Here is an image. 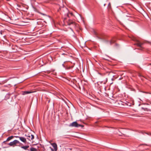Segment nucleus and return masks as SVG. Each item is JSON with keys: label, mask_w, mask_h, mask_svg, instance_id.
Returning a JSON list of instances; mask_svg holds the SVG:
<instances>
[{"label": "nucleus", "mask_w": 151, "mask_h": 151, "mask_svg": "<svg viewBox=\"0 0 151 151\" xmlns=\"http://www.w3.org/2000/svg\"><path fill=\"white\" fill-rule=\"evenodd\" d=\"M19 143H20V142L19 141L17 140H15L9 143H8V145H9L10 146L14 147L15 146H17V144Z\"/></svg>", "instance_id": "f257e3e1"}, {"label": "nucleus", "mask_w": 151, "mask_h": 151, "mask_svg": "<svg viewBox=\"0 0 151 151\" xmlns=\"http://www.w3.org/2000/svg\"><path fill=\"white\" fill-rule=\"evenodd\" d=\"M70 127H79L81 126L80 124H78L76 122H73V123L70 124L69 125Z\"/></svg>", "instance_id": "f03ea898"}, {"label": "nucleus", "mask_w": 151, "mask_h": 151, "mask_svg": "<svg viewBox=\"0 0 151 151\" xmlns=\"http://www.w3.org/2000/svg\"><path fill=\"white\" fill-rule=\"evenodd\" d=\"M132 40L134 41H136V43L134 44L135 45H136L137 46L141 47L142 45V43L139 42V41L137 40L134 37H133L132 39Z\"/></svg>", "instance_id": "7ed1b4c3"}, {"label": "nucleus", "mask_w": 151, "mask_h": 151, "mask_svg": "<svg viewBox=\"0 0 151 151\" xmlns=\"http://www.w3.org/2000/svg\"><path fill=\"white\" fill-rule=\"evenodd\" d=\"M51 145L54 147V150L52 148H51V150L52 151H57V145L55 143H52L51 144Z\"/></svg>", "instance_id": "20e7f679"}, {"label": "nucleus", "mask_w": 151, "mask_h": 151, "mask_svg": "<svg viewBox=\"0 0 151 151\" xmlns=\"http://www.w3.org/2000/svg\"><path fill=\"white\" fill-rule=\"evenodd\" d=\"M26 136L27 137V139L29 140H32L34 138V136L32 134H29L27 136L26 135Z\"/></svg>", "instance_id": "39448f33"}, {"label": "nucleus", "mask_w": 151, "mask_h": 151, "mask_svg": "<svg viewBox=\"0 0 151 151\" xmlns=\"http://www.w3.org/2000/svg\"><path fill=\"white\" fill-rule=\"evenodd\" d=\"M19 139L24 143L26 144L27 142L26 139L23 137H19Z\"/></svg>", "instance_id": "423d86ee"}, {"label": "nucleus", "mask_w": 151, "mask_h": 151, "mask_svg": "<svg viewBox=\"0 0 151 151\" xmlns=\"http://www.w3.org/2000/svg\"><path fill=\"white\" fill-rule=\"evenodd\" d=\"M14 137V136H11L9 137L6 139V141H4L3 142V143H5L6 142L9 141L12 139Z\"/></svg>", "instance_id": "0eeeda50"}, {"label": "nucleus", "mask_w": 151, "mask_h": 151, "mask_svg": "<svg viewBox=\"0 0 151 151\" xmlns=\"http://www.w3.org/2000/svg\"><path fill=\"white\" fill-rule=\"evenodd\" d=\"M68 24L69 25H72L74 27L76 25V23L73 21H69V22L68 23Z\"/></svg>", "instance_id": "6e6552de"}, {"label": "nucleus", "mask_w": 151, "mask_h": 151, "mask_svg": "<svg viewBox=\"0 0 151 151\" xmlns=\"http://www.w3.org/2000/svg\"><path fill=\"white\" fill-rule=\"evenodd\" d=\"M32 93V92L30 91H23L22 93V94L23 95H25L26 94L30 93Z\"/></svg>", "instance_id": "1a4fd4ad"}, {"label": "nucleus", "mask_w": 151, "mask_h": 151, "mask_svg": "<svg viewBox=\"0 0 151 151\" xmlns=\"http://www.w3.org/2000/svg\"><path fill=\"white\" fill-rule=\"evenodd\" d=\"M29 147V146H23L21 147V148H23L25 150H27Z\"/></svg>", "instance_id": "9d476101"}, {"label": "nucleus", "mask_w": 151, "mask_h": 151, "mask_svg": "<svg viewBox=\"0 0 151 151\" xmlns=\"http://www.w3.org/2000/svg\"><path fill=\"white\" fill-rule=\"evenodd\" d=\"M30 151H37V150L34 148L32 147L30 149Z\"/></svg>", "instance_id": "9b49d317"}, {"label": "nucleus", "mask_w": 151, "mask_h": 151, "mask_svg": "<svg viewBox=\"0 0 151 151\" xmlns=\"http://www.w3.org/2000/svg\"><path fill=\"white\" fill-rule=\"evenodd\" d=\"M115 40H111L110 42V44L111 45L112 44V43H114L115 42Z\"/></svg>", "instance_id": "f8f14e48"}, {"label": "nucleus", "mask_w": 151, "mask_h": 151, "mask_svg": "<svg viewBox=\"0 0 151 151\" xmlns=\"http://www.w3.org/2000/svg\"><path fill=\"white\" fill-rule=\"evenodd\" d=\"M142 109L143 110H144V111H145V110H147V109L146 108H143V107H142Z\"/></svg>", "instance_id": "ddd939ff"}, {"label": "nucleus", "mask_w": 151, "mask_h": 151, "mask_svg": "<svg viewBox=\"0 0 151 151\" xmlns=\"http://www.w3.org/2000/svg\"><path fill=\"white\" fill-rule=\"evenodd\" d=\"M14 137H16V138H19V137H20L17 136H14Z\"/></svg>", "instance_id": "4468645a"}, {"label": "nucleus", "mask_w": 151, "mask_h": 151, "mask_svg": "<svg viewBox=\"0 0 151 151\" xmlns=\"http://www.w3.org/2000/svg\"><path fill=\"white\" fill-rule=\"evenodd\" d=\"M108 5H109H109H110V3H109V4Z\"/></svg>", "instance_id": "2eb2a0df"}, {"label": "nucleus", "mask_w": 151, "mask_h": 151, "mask_svg": "<svg viewBox=\"0 0 151 151\" xmlns=\"http://www.w3.org/2000/svg\"><path fill=\"white\" fill-rule=\"evenodd\" d=\"M64 138H67V137H63Z\"/></svg>", "instance_id": "dca6fc26"}, {"label": "nucleus", "mask_w": 151, "mask_h": 151, "mask_svg": "<svg viewBox=\"0 0 151 151\" xmlns=\"http://www.w3.org/2000/svg\"><path fill=\"white\" fill-rule=\"evenodd\" d=\"M71 15H72V13H71Z\"/></svg>", "instance_id": "f3484780"}]
</instances>
